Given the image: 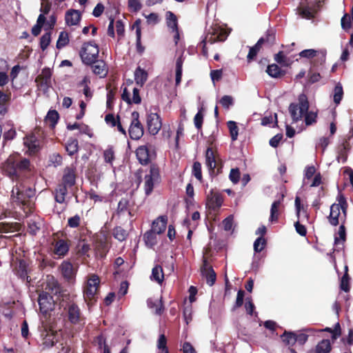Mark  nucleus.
<instances>
[{"label":"nucleus","instance_id":"obj_9","mask_svg":"<svg viewBox=\"0 0 353 353\" xmlns=\"http://www.w3.org/2000/svg\"><path fill=\"white\" fill-rule=\"evenodd\" d=\"M144 190L147 195H149L153 190L155 184L159 182V169L155 166H151L149 174L144 178Z\"/></svg>","mask_w":353,"mask_h":353},{"label":"nucleus","instance_id":"obj_50","mask_svg":"<svg viewBox=\"0 0 353 353\" xmlns=\"http://www.w3.org/2000/svg\"><path fill=\"white\" fill-rule=\"evenodd\" d=\"M317 113L314 111H308L305 114V122L307 125H312L316 122Z\"/></svg>","mask_w":353,"mask_h":353},{"label":"nucleus","instance_id":"obj_61","mask_svg":"<svg viewBox=\"0 0 353 353\" xmlns=\"http://www.w3.org/2000/svg\"><path fill=\"white\" fill-rule=\"evenodd\" d=\"M203 115L201 111H199L197 112V114L194 116V123L195 127L197 129L201 128L202 124H203Z\"/></svg>","mask_w":353,"mask_h":353},{"label":"nucleus","instance_id":"obj_62","mask_svg":"<svg viewBox=\"0 0 353 353\" xmlns=\"http://www.w3.org/2000/svg\"><path fill=\"white\" fill-rule=\"evenodd\" d=\"M274 123L275 124L277 123V114H274V117L269 116V117H265L261 120V124L263 125H270L272 123Z\"/></svg>","mask_w":353,"mask_h":353},{"label":"nucleus","instance_id":"obj_43","mask_svg":"<svg viewBox=\"0 0 353 353\" xmlns=\"http://www.w3.org/2000/svg\"><path fill=\"white\" fill-rule=\"evenodd\" d=\"M59 119V114L56 110H50L46 117V121L50 123L51 127H54Z\"/></svg>","mask_w":353,"mask_h":353},{"label":"nucleus","instance_id":"obj_37","mask_svg":"<svg viewBox=\"0 0 353 353\" xmlns=\"http://www.w3.org/2000/svg\"><path fill=\"white\" fill-rule=\"evenodd\" d=\"M79 148L78 141L74 139H70L68 141L65 150L68 152V154L72 156L76 152H77Z\"/></svg>","mask_w":353,"mask_h":353},{"label":"nucleus","instance_id":"obj_7","mask_svg":"<svg viewBox=\"0 0 353 353\" xmlns=\"http://www.w3.org/2000/svg\"><path fill=\"white\" fill-rule=\"evenodd\" d=\"M228 34L226 32L223 28H220L219 26L212 27L209 34L201 43V44L203 45V54H206L205 45L207 42L214 43L216 41H223L225 40Z\"/></svg>","mask_w":353,"mask_h":353},{"label":"nucleus","instance_id":"obj_11","mask_svg":"<svg viewBox=\"0 0 353 353\" xmlns=\"http://www.w3.org/2000/svg\"><path fill=\"white\" fill-rule=\"evenodd\" d=\"M94 243L96 255L103 257L108 251V243L105 235L102 233L96 234Z\"/></svg>","mask_w":353,"mask_h":353},{"label":"nucleus","instance_id":"obj_54","mask_svg":"<svg viewBox=\"0 0 353 353\" xmlns=\"http://www.w3.org/2000/svg\"><path fill=\"white\" fill-rule=\"evenodd\" d=\"M8 96L0 90V114H4L6 112L5 103L8 101Z\"/></svg>","mask_w":353,"mask_h":353},{"label":"nucleus","instance_id":"obj_52","mask_svg":"<svg viewBox=\"0 0 353 353\" xmlns=\"http://www.w3.org/2000/svg\"><path fill=\"white\" fill-rule=\"evenodd\" d=\"M114 237L120 241L125 240L128 236L127 232L123 228L119 227L114 230Z\"/></svg>","mask_w":353,"mask_h":353},{"label":"nucleus","instance_id":"obj_60","mask_svg":"<svg viewBox=\"0 0 353 353\" xmlns=\"http://www.w3.org/2000/svg\"><path fill=\"white\" fill-rule=\"evenodd\" d=\"M230 179L234 183H237L240 178V172L238 168H233L230 173Z\"/></svg>","mask_w":353,"mask_h":353},{"label":"nucleus","instance_id":"obj_23","mask_svg":"<svg viewBox=\"0 0 353 353\" xmlns=\"http://www.w3.org/2000/svg\"><path fill=\"white\" fill-rule=\"evenodd\" d=\"M69 250V245L68 243L63 240L57 241L54 246V254L58 257L64 256Z\"/></svg>","mask_w":353,"mask_h":353},{"label":"nucleus","instance_id":"obj_34","mask_svg":"<svg viewBox=\"0 0 353 353\" xmlns=\"http://www.w3.org/2000/svg\"><path fill=\"white\" fill-rule=\"evenodd\" d=\"M68 187L62 184L56 189L55 200L57 202L63 203L65 201V196L68 193Z\"/></svg>","mask_w":353,"mask_h":353},{"label":"nucleus","instance_id":"obj_46","mask_svg":"<svg viewBox=\"0 0 353 353\" xmlns=\"http://www.w3.org/2000/svg\"><path fill=\"white\" fill-rule=\"evenodd\" d=\"M283 341L288 345H293L296 343L295 334L290 332H285L281 336Z\"/></svg>","mask_w":353,"mask_h":353},{"label":"nucleus","instance_id":"obj_18","mask_svg":"<svg viewBox=\"0 0 353 353\" xmlns=\"http://www.w3.org/2000/svg\"><path fill=\"white\" fill-rule=\"evenodd\" d=\"M167 222L168 217L166 216H160L152 222L151 230L160 234L165 230Z\"/></svg>","mask_w":353,"mask_h":353},{"label":"nucleus","instance_id":"obj_47","mask_svg":"<svg viewBox=\"0 0 353 353\" xmlns=\"http://www.w3.org/2000/svg\"><path fill=\"white\" fill-rule=\"evenodd\" d=\"M228 127L230 130L232 140H236L239 134V129L236 125V123L234 121H230L228 122Z\"/></svg>","mask_w":353,"mask_h":353},{"label":"nucleus","instance_id":"obj_6","mask_svg":"<svg viewBox=\"0 0 353 353\" xmlns=\"http://www.w3.org/2000/svg\"><path fill=\"white\" fill-rule=\"evenodd\" d=\"M25 153L28 155H34L38 153L42 147L41 141L33 133L27 134L23 138Z\"/></svg>","mask_w":353,"mask_h":353},{"label":"nucleus","instance_id":"obj_17","mask_svg":"<svg viewBox=\"0 0 353 353\" xmlns=\"http://www.w3.org/2000/svg\"><path fill=\"white\" fill-rule=\"evenodd\" d=\"M137 159L142 165H146L150 162L151 154L146 145L139 146L136 151Z\"/></svg>","mask_w":353,"mask_h":353},{"label":"nucleus","instance_id":"obj_57","mask_svg":"<svg viewBox=\"0 0 353 353\" xmlns=\"http://www.w3.org/2000/svg\"><path fill=\"white\" fill-rule=\"evenodd\" d=\"M347 145L345 143H343L339 150V155L337 157V160L339 162L341 161L344 163L347 159Z\"/></svg>","mask_w":353,"mask_h":353},{"label":"nucleus","instance_id":"obj_30","mask_svg":"<svg viewBox=\"0 0 353 353\" xmlns=\"http://www.w3.org/2000/svg\"><path fill=\"white\" fill-rule=\"evenodd\" d=\"M343 275L341 279L340 288L342 290L347 292L350 290V278L348 275V266H343Z\"/></svg>","mask_w":353,"mask_h":353},{"label":"nucleus","instance_id":"obj_19","mask_svg":"<svg viewBox=\"0 0 353 353\" xmlns=\"http://www.w3.org/2000/svg\"><path fill=\"white\" fill-rule=\"evenodd\" d=\"M212 266H201V274L205 278L207 283L212 286L216 281V273L212 268Z\"/></svg>","mask_w":353,"mask_h":353},{"label":"nucleus","instance_id":"obj_31","mask_svg":"<svg viewBox=\"0 0 353 353\" xmlns=\"http://www.w3.org/2000/svg\"><path fill=\"white\" fill-rule=\"evenodd\" d=\"M205 164L210 170H214L216 166L215 156L211 148H208L205 152Z\"/></svg>","mask_w":353,"mask_h":353},{"label":"nucleus","instance_id":"obj_20","mask_svg":"<svg viewBox=\"0 0 353 353\" xmlns=\"http://www.w3.org/2000/svg\"><path fill=\"white\" fill-rule=\"evenodd\" d=\"M75 183V169L73 167H68L64 170L63 176V185L71 187Z\"/></svg>","mask_w":353,"mask_h":353},{"label":"nucleus","instance_id":"obj_58","mask_svg":"<svg viewBox=\"0 0 353 353\" xmlns=\"http://www.w3.org/2000/svg\"><path fill=\"white\" fill-rule=\"evenodd\" d=\"M265 39L264 43H266L269 46H272L274 44L275 41V33L273 30H270L266 32L265 37H263Z\"/></svg>","mask_w":353,"mask_h":353},{"label":"nucleus","instance_id":"obj_55","mask_svg":"<svg viewBox=\"0 0 353 353\" xmlns=\"http://www.w3.org/2000/svg\"><path fill=\"white\" fill-rule=\"evenodd\" d=\"M265 243L266 241L263 237L259 236V238H257L254 243V251L261 252L264 248Z\"/></svg>","mask_w":353,"mask_h":353},{"label":"nucleus","instance_id":"obj_33","mask_svg":"<svg viewBox=\"0 0 353 353\" xmlns=\"http://www.w3.org/2000/svg\"><path fill=\"white\" fill-rule=\"evenodd\" d=\"M148 78L147 72L139 67L134 72V79L136 83L142 86L146 81Z\"/></svg>","mask_w":353,"mask_h":353},{"label":"nucleus","instance_id":"obj_3","mask_svg":"<svg viewBox=\"0 0 353 353\" xmlns=\"http://www.w3.org/2000/svg\"><path fill=\"white\" fill-rule=\"evenodd\" d=\"M309 109V101L305 94L299 96L297 103H291L289 106V112L292 121L296 122L301 120Z\"/></svg>","mask_w":353,"mask_h":353},{"label":"nucleus","instance_id":"obj_12","mask_svg":"<svg viewBox=\"0 0 353 353\" xmlns=\"http://www.w3.org/2000/svg\"><path fill=\"white\" fill-rule=\"evenodd\" d=\"M147 126L149 132L157 134L162 127V123L159 115L157 113L150 112L147 116Z\"/></svg>","mask_w":353,"mask_h":353},{"label":"nucleus","instance_id":"obj_5","mask_svg":"<svg viewBox=\"0 0 353 353\" xmlns=\"http://www.w3.org/2000/svg\"><path fill=\"white\" fill-rule=\"evenodd\" d=\"M99 52L97 45L89 42L83 45L80 51V56L84 63L90 65L97 59Z\"/></svg>","mask_w":353,"mask_h":353},{"label":"nucleus","instance_id":"obj_28","mask_svg":"<svg viewBox=\"0 0 353 353\" xmlns=\"http://www.w3.org/2000/svg\"><path fill=\"white\" fill-rule=\"evenodd\" d=\"M301 57L305 58H313L317 56H321V58L323 61H325V52L323 50L318 51L313 49L304 50L301 51L299 54Z\"/></svg>","mask_w":353,"mask_h":353},{"label":"nucleus","instance_id":"obj_25","mask_svg":"<svg viewBox=\"0 0 353 353\" xmlns=\"http://www.w3.org/2000/svg\"><path fill=\"white\" fill-rule=\"evenodd\" d=\"M283 197H284V196L281 195V196L279 199H278L277 201H275L272 203L271 209H270V221L274 222V221H276L278 220L279 211L281 208Z\"/></svg>","mask_w":353,"mask_h":353},{"label":"nucleus","instance_id":"obj_22","mask_svg":"<svg viewBox=\"0 0 353 353\" xmlns=\"http://www.w3.org/2000/svg\"><path fill=\"white\" fill-rule=\"evenodd\" d=\"M299 15L303 18L311 19L314 17L315 10L310 6H309L307 0H304L301 3V6L298 8Z\"/></svg>","mask_w":353,"mask_h":353},{"label":"nucleus","instance_id":"obj_15","mask_svg":"<svg viewBox=\"0 0 353 353\" xmlns=\"http://www.w3.org/2000/svg\"><path fill=\"white\" fill-rule=\"evenodd\" d=\"M222 202L223 199L220 194L211 190L210 194H208L207 205L209 208L216 210L221 207Z\"/></svg>","mask_w":353,"mask_h":353},{"label":"nucleus","instance_id":"obj_32","mask_svg":"<svg viewBox=\"0 0 353 353\" xmlns=\"http://www.w3.org/2000/svg\"><path fill=\"white\" fill-rule=\"evenodd\" d=\"M331 343L330 340L323 339L316 346V353H329L331 351Z\"/></svg>","mask_w":353,"mask_h":353},{"label":"nucleus","instance_id":"obj_21","mask_svg":"<svg viewBox=\"0 0 353 353\" xmlns=\"http://www.w3.org/2000/svg\"><path fill=\"white\" fill-rule=\"evenodd\" d=\"M65 19L67 25L75 26L81 19V13L79 10L70 9L66 12Z\"/></svg>","mask_w":353,"mask_h":353},{"label":"nucleus","instance_id":"obj_38","mask_svg":"<svg viewBox=\"0 0 353 353\" xmlns=\"http://www.w3.org/2000/svg\"><path fill=\"white\" fill-rule=\"evenodd\" d=\"M57 342V339H56V336L52 332H49L46 334V336L43 338V345L45 347H51Z\"/></svg>","mask_w":353,"mask_h":353},{"label":"nucleus","instance_id":"obj_29","mask_svg":"<svg viewBox=\"0 0 353 353\" xmlns=\"http://www.w3.org/2000/svg\"><path fill=\"white\" fill-rule=\"evenodd\" d=\"M152 281L161 284L164 279V273L162 266H154L152 270V274L150 276Z\"/></svg>","mask_w":353,"mask_h":353},{"label":"nucleus","instance_id":"obj_40","mask_svg":"<svg viewBox=\"0 0 353 353\" xmlns=\"http://www.w3.org/2000/svg\"><path fill=\"white\" fill-rule=\"evenodd\" d=\"M129 201L127 199H121L118 204L117 212L119 214H124L127 213L130 215V212L128 210Z\"/></svg>","mask_w":353,"mask_h":353},{"label":"nucleus","instance_id":"obj_44","mask_svg":"<svg viewBox=\"0 0 353 353\" xmlns=\"http://www.w3.org/2000/svg\"><path fill=\"white\" fill-rule=\"evenodd\" d=\"M345 228L343 223H342L339 228L337 235L335 236V243L336 245H343V242L345 241Z\"/></svg>","mask_w":353,"mask_h":353},{"label":"nucleus","instance_id":"obj_8","mask_svg":"<svg viewBox=\"0 0 353 353\" xmlns=\"http://www.w3.org/2000/svg\"><path fill=\"white\" fill-rule=\"evenodd\" d=\"M139 114L134 111L131 114V123L129 128V134L131 139L138 140L143 135V127L139 121Z\"/></svg>","mask_w":353,"mask_h":353},{"label":"nucleus","instance_id":"obj_39","mask_svg":"<svg viewBox=\"0 0 353 353\" xmlns=\"http://www.w3.org/2000/svg\"><path fill=\"white\" fill-rule=\"evenodd\" d=\"M183 60L182 56L179 57L176 62V85H178L181 81L182 77V66Z\"/></svg>","mask_w":353,"mask_h":353},{"label":"nucleus","instance_id":"obj_4","mask_svg":"<svg viewBox=\"0 0 353 353\" xmlns=\"http://www.w3.org/2000/svg\"><path fill=\"white\" fill-rule=\"evenodd\" d=\"M99 283L100 279L97 275L92 274L88 276L83 290V296L86 301L91 302L97 299Z\"/></svg>","mask_w":353,"mask_h":353},{"label":"nucleus","instance_id":"obj_10","mask_svg":"<svg viewBox=\"0 0 353 353\" xmlns=\"http://www.w3.org/2000/svg\"><path fill=\"white\" fill-rule=\"evenodd\" d=\"M40 312L43 314H47L52 311L54 305V300L47 292L40 293L38 299Z\"/></svg>","mask_w":353,"mask_h":353},{"label":"nucleus","instance_id":"obj_2","mask_svg":"<svg viewBox=\"0 0 353 353\" xmlns=\"http://www.w3.org/2000/svg\"><path fill=\"white\" fill-rule=\"evenodd\" d=\"M338 203H334L330 207V213L328 216L329 222L332 225H337L340 223H344L346 219L347 202L344 196L339 194L337 196Z\"/></svg>","mask_w":353,"mask_h":353},{"label":"nucleus","instance_id":"obj_35","mask_svg":"<svg viewBox=\"0 0 353 353\" xmlns=\"http://www.w3.org/2000/svg\"><path fill=\"white\" fill-rule=\"evenodd\" d=\"M265 39L261 38L257 43L252 48H250V51L247 56L248 60L250 61L252 60L260 50L261 46L264 43Z\"/></svg>","mask_w":353,"mask_h":353},{"label":"nucleus","instance_id":"obj_24","mask_svg":"<svg viewBox=\"0 0 353 353\" xmlns=\"http://www.w3.org/2000/svg\"><path fill=\"white\" fill-rule=\"evenodd\" d=\"M91 64H92V68L94 74L99 75L101 77L106 76L108 70L104 61L96 59Z\"/></svg>","mask_w":353,"mask_h":353},{"label":"nucleus","instance_id":"obj_41","mask_svg":"<svg viewBox=\"0 0 353 353\" xmlns=\"http://www.w3.org/2000/svg\"><path fill=\"white\" fill-rule=\"evenodd\" d=\"M343 95V87L340 83H338L334 90V101L336 104H339Z\"/></svg>","mask_w":353,"mask_h":353},{"label":"nucleus","instance_id":"obj_64","mask_svg":"<svg viewBox=\"0 0 353 353\" xmlns=\"http://www.w3.org/2000/svg\"><path fill=\"white\" fill-rule=\"evenodd\" d=\"M119 120V116H117V119L114 117V116L112 114H108L105 117V122L111 125L112 127L116 126V124Z\"/></svg>","mask_w":353,"mask_h":353},{"label":"nucleus","instance_id":"obj_27","mask_svg":"<svg viewBox=\"0 0 353 353\" xmlns=\"http://www.w3.org/2000/svg\"><path fill=\"white\" fill-rule=\"evenodd\" d=\"M63 276L68 281H73L75 278L77 269V266H61Z\"/></svg>","mask_w":353,"mask_h":353},{"label":"nucleus","instance_id":"obj_36","mask_svg":"<svg viewBox=\"0 0 353 353\" xmlns=\"http://www.w3.org/2000/svg\"><path fill=\"white\" fill-rule=\"evenodd\" d=\"M68 316L71 323H77L79 319V310L78 307L74 304L69 306Z\"/></svg>","mask_w":353,"mask_h":353},{"label":"nucleus","instance_id":"obj_49","mask_svg":"<svg viewBox=\"0 0 353 353\" xmlns=\"http://www.w3.org/2000/svg\"><path fill=\"white\" fill-rule=\"evenodd\" d=\"M14 271L21 279L26 280L28 282L30 281L28 280L27 266H17Z\"/></svg>","mask_w":353,"mask_h":353},{"label":"nucleus","instance_id":"obj_53","mask_svg":"<svg viewBox=\"0 0 353 353\" xmlns=\"http://www.w3.org/2000/svg\"><path fill=\"white\" fill-rule=\"evenodd\" d=\"M192 174L199 181L202 180L201 165L199 162H194L192 166Z\"/></svg>","mask_w":353,"mask_h":353},{"label":"nucleus","instance_id":"obj_51","mask_svg":"<svg viewBox=\"0 0 353 353\" xmlns=\"http://www.w3.org/2000/svg\"><path fill=\"white\" fill-rule=\"evenodd\" d=\"M219 103L224 108L229 109L234 104V99L230 95H224Z\"/></svg>","mask_w":353,"mask_h":353},{"label":"nucleus","instance_id":"obj_48","mask_svg":"<svg viewBox=\"0 0 353 353\" xmlns=\"http://www.w3.org/2000/svg\"><path fill=\"white\" fill-rule=\"evenodd\" d=\"M266 72L270 77L274 78L279 77L281 74L280 68L276 64L268 65Z\"/></svg>","mask_w":353,"mask_h":353},{"label":"nucleus","instance_id":"obj_16","mask_svg":"<svg viewBox=\"0 0 353 353\" xmlns=\"http://www.w3.org/2000/svg\"><path fill=\"white\" fill-rule=\"evenodd\" d=\"M45 290L48 294L59 295L61 293V287L53 276L47 277Z\"/></svg>","mask_w":353,"mask_h":353},{"label":"nucleus","instance_id":"obj_14","mask_svg":"<svg viewBox=\"0 0 353 353\" xmlns=\"http://www.w3.org/2000/svg\"><path fill=\"white\" fill-rule=\"evenodd\" d=\"M166 20L168 27L174 33L173 37L174 42L177 44L179 40V33L178 31L176 17L172 12L168 11L166 12Z\"/></svg>","mask_w":353,"mask_h":353},{"label":"nucleus","instance_id":"obj_42","mask_svg":"<svg viewBox=\"0 0 353 353\" xmlns=\"http://www.w3.org/2000/svg\"><path fill=\"white\" fill-rule=\"evenodd\" d=\"M69 42L68 34L66 32H61L57 42V48L61 49L65 47Z\"/></svg>","mask_w":353,"mask_h":353},{"label":"nucleus","instance_id":"obj_59","mask_svg":"<svg viewBox=\"0 0 353 353\" xmlns=\"http://www.w3.org/2000/svg\"><path fill=\"white\" fill-rule=\"evenodd\" d=\"M50 165L57 167L61 164L62 157L59 154H53L50 157Z\"/></svg>","mask_w":353,"mask_h":353},{"label":"nucleus","instance_id":"obj_13","mask_svg":"<svg viewBox=\"0 0 353 353\" xmlns=\"http://www.w3.org/2000/svg\"><path fill=\"white\" fill-rule=\"evenodd\" d=\"M51 70L48 68L42 70L41 74L37 77L36 81L40 89L46 91L51 85Z\"/></svg>","mask_w":353,"mask_h":353},{"label":"nucleus","instance_id":"obj_56","mask_svg":"<svg viewBox=\"0 0 353 353\" xmlns=\"http://www.w3.org/2000/svg\"><path fill=\"white\" fill-rule=\"evenodd\" d=\"M51 40V35L50 32L44 34L40 41V46L43 50H45L49 46Z\"/></svg>","mask_w":353,"mask_h":353},{"label":"nucleus","instance_id":"obj_1","mask_svg":"<svg viewBox=\"0 0 353 353\" xmlns=\"http://www.w3.org/2000/svg\"><path fill=\"white\" fill-rule=\"evenodd\" d=\"M32 165L29 159L10 155L1 163V172L17 183L12 190L11 199L13 203L19 205L27 214L32 212L33 203L32 198L34 196V191L27 187L19 179L23 172H30Z\"/></svg>","mask_w":353,"mask_h":353},{"label":"nucleus","instance_id":"obj_45","mask_svg":"<svg viewBox=\"0 0 353 353\" xmlns=\"http://www.w3.org/2000/svg\"><path fill=\"white\" fill-rule=\"evenodd\" d=\"M172 259L173 256L171 251H168L165 254L159 252L158 255V262L161 263H169L170 265H173L174 262Z\"/></svg>","mask_w":353,"mask_h":353},{"label":"nucleus","instance_id":"obj_63","mask_svg":"<svg viewBox=\"0 0 353 353\" xmlns=\"http://www.w3.org/2000/svg\"><path fill=\"white\" fill-rule=\"evenodd\" d=\"M105 161L108 163H112L114 159V152L111 148L107 149L103 152Z\"/></svg>","mask_w":353,"mask_h":353},{"label":"nucleus","instance_id":"obj_26","mask_svg":"<svg viewBox=\"0 0 353 353\" xmlns=\"http://www.w3.org/2000/svg\"><path fill=\"white\" fill-rule=\"evenodd\" d=\"M157 235L155 232L150 230L143 235V240L147 247L152 248L157 243Z\"/></svg>","mask_w":353,"mask_h":353}]
</instances>
